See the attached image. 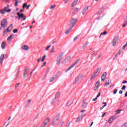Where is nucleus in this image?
<instances>
[{"label":"nucleus","mask_w":127,"mask_h":127,"mask_svg":"<svg viewBox=\"0 0 127 127\" xmlns=\"http://www.w3.org/2000/svg\"><path fill=\"white\" fill-rule=\"evenodd\" d=\"M101 70H102V68L99 67L97 68L96 71L93 72L92 74L91 77L90 78V80L93 81V80H95L98 76H99V74H100V72L101 71Z\"/></svg>","instance_id":"f257e3e1"},{"label":"nucleus","mask_w":127,"mask_h":127,"mask_svg":"<svg viewBox=\"0 0 127 127\" xmlns=\"http://www.w3.org/2000/svg\"><path fill=\"white\" fill-rule=\"evenodd\" d=\"M64 55V53L61 52L58 57L57 58L56 60V64L57 65H59L60 63L61 62V60H62V58H63V56Z\"/></svg>","instance_id":"f03ea898"},{"label":"nucleus","mask_w":127,"mask_h":127,"mask_svg":"<svg viewBox=\"0 0 127 127\" xmlns=\"http://www.w3.org/2000/svg\"><path fill=\"white\" fill-rule=\"evenodd\" d=\"M60 114H59L58 115H57L53 120V122L52 123V126H55V125H56V123H57V122H58V121L59 120V119H60Z\"/></svg>","instance_id":"7ed1b4c3"},{"label":"nucleus","mask_w":127,"mask_h":127,"mask_svg":"<svg viewBox=\"0 0 127 127\" xmlns=\"http://www.w3.org/2000/svg\"><path fill=\"white\" fill-rule=\"evenodd\" d=\"M17 15H18V20H19V19H22L21 21H22V20H25L26 19V16L24 15L23 13H20L19 12H18L17 13Z\"/></svg>","instance_id":"20e7f679"},{"label":"nucleus","mask_w":127,"mask_h":127,"mask_svg":"<svg viewBox=\"0 0 127 127\" xmlns=\"http://www.w3.org/2000/svg\"><path fill=\"white\" fill-rule=\"evenodd\" d=\"M80 61V59H78L77 60H76L75 61V62H74L73 64H72L71 66L70 67H69L67 70H65V73H67V72H68V71L71 70V69H72V68H73V67H74V66H75L76 65V64L77 63H79V62Z\"/></svg>","instance_id":"39448f33"},{"label":"nucleus","mask_w":127,"mask_h":127,"mask_svg":"<svg viewBox=\"0 0 127 127\" xmlns=\"http://www.w3.org/2000/svg\"><path fill=\"white\" fill-rule=\"evenodd\" d=\"M77 21H78V19L76 18L71 19L69 22V25H71L72 27H74V26H75V24L77 23Z\"/></svg>","instance_id":"423d86ee"},{"label":"nucleus","mask_w":127,"mask_h":127,"mask_svg":"<svg viewBox=\"0 0 127 127\" xmlns=\"http://www.w3.org/2000/svg\"><path fill=\"white\" fill-rule=\"evenodd\" d=\"M1 26L4 28L7 26V20L6 19H3L1 21Z\"/></svg>","instance_id":"0eeeda50"},{"label":"nucleus","mask_w":127,"mask_h":127,"mask_svg":"<svg viewBox=\"0 0 127 127\" xmlns=\"http://www.w3.org/2000/svg\"><path fill=\"white\" fill-rule=\"evenodd\" d=\"M118 40H119V35L115 36V38L113 39L112 42V46H116L117 43H118Z\"/></svg>","instance_id":"6e6552de"},{"label":"nucleus","mask_w":127,"mask_h":127,"mask_svg":"<svg viewBox=\"0 0 127 127\" xmlns=\"http://www.w3.org/2000/svg\"><path fill=\"white\" fill-rule=\"evenodd\" d=\"M118 118H119V116L111 117L110 118L109 120H108L109 124H112V123H113V122H114V121H115V120H117V119H118Z\"/></svg>","instance_id":"1a4fd4ad"},{"label":"nucleus","mask_w":127,"mask_h":127,"mask_svg":"<svg viewBox=\"0 0 127 127\" xmlns=\"http://www.w3.org/2000/svg\"><path fill=\"white\" fill-rule=\"evenodd\" d=\"M71 60V57L70 56H67L65 60L62 61L63 64H66V63H68L69 61Z\"/></svg>","instance_id":"9d476101"},{"label":"nucleus","mask_w":127,"mask_h":127,"mask_svg":"<svg viewBox=\"0 0 127 127\" xmlns=\"http://www.w3.org/2000/svg\"><path fill=\"white\" fill-rule=\"evenodd\" d=\"M12 30V24L10 25V26L7 28V30H5L3 32V34H5L6 32H10Z\"/></svg>","instance_id":"9b49d317"},{"label":"nucleus","mask_w":127,"mask_h":127,"mask_svg":"<svg viewBox=\"0 0 127 127\" xmlns=\"http://www.w3.org/2000/svg\"><path fill=\"white\" fill-rule=\"evenodd\" d=\"M88 9H89V5L85 6L83 8L82 12V15H85V14H86V12H87V11L88 10Z\"/></svg>","instance_id":"f8f14e48"},{"label":"nucleus","mask_w":127,"mask_h":127,"mask_svg":"<svg viewBox=\"0 0 127 127\" xmlns=\"http://www.w3.org/2000/svg\"><path fill=\"white\" fill-rule=\"evenodd\" d=\"M31 103V100H30V99L26 101V103L25 104V107H28V106H30Z\"/></svg>","instance_id":"ddd939ff"},{"label":"nucleus","mask_w":127,"mask_h":127,"mask_svg":"<svg viewBox=\"0 0 127 127\" xmlns=\"http://www.w3.org/2000/svg\"><path fill=\"white\" fill-rule=\"evenodd\" d=\"M22 49L25 50V51H27L28 49H29V47H28L27 45H24L22 47Z\"/></svg>","instance_id":"4468645a"},{"label":"nucleus","mask_w":127,"mask_h":127,"mask_svg":"<svg viewBox=\"0 0 127 127\" xmlns=\"http://www.w3.org/2000/svg\"><path fill=\"white\" fill-rule=\"evenodd\" d=\"M79 11V8L76 7L73 9V11L72 12L73 14H76V13Z\"/></svg>","instance_id":"2eb2a0df"},{"label":"nucleus","mask_w":127,"mask_h":127,"mask_svg":"<svg viewBox=\"0 0 127 127\" xmlns=\"http://www.w3.org/2000/svg\"><path fill=\"white\" fill-rule=\"evenodd\" d=\"M59 97H60V92H57L55 94V100H57V99H58V98H59Z\"/></svg>","instance_id":"dca6fc26"},{"label":"nucleus","mask_w":127,"mask_h":127,"mask_svg":"<svg viewBox=\"0 0 127 127\" xmlns=\"http://www.w3.org/2000/svg\"><path fill=\"white\" fill-rule=\"evenodd\" d=\"M5 42H3L1 44V47L2 49H4L5 48Z\"/></svg>","instance_id":"f3484780"},{"label":"nucleus","mask_w":127,"mask_h":127,"mask_svg":"<svg viewBox=\"0 0 127 127\" xmlns=\"http://www.w3.org/2000/svg\"><path fill=\"white\" fill-rule=\"evenodd\" d=\"M77 2H78V0H74V1L71 4V8L73 7L74 5H75V4H77Z\"/></svg>","instance_id":"a211bd4d"},{"label":"nucleus","mask_w":127,"mask_h":127,"mask_svg":"<svg viewBox=\"0 0 127 127\" xmlns=\"http://www.w3.org/2000/svg\"><path fill=\"white\" fill-rule=\"evenodd\" d=\"M83 120V118H82L81 117H78L76 120H75L76 123H79L80 121H82Z\"/></svg>","instance_id":"6ab92c4d"},{"label":"nucleus","mask_w":127,"mask_h":127,"mask_svg":"<svg viewBox=\"0 0 127 127\" xmlns=\"http://www.w3.org/2000/svg\"><path fill=\"white\" fill-rule=\"evenodd\" d=\"M50 121V119L48 118L47 119H46L44 122V124H45V125H47L48 123H49V122Z\"/></svg>","instance_id":"aec40b11"},{"label":"nucleus","mask_w":127,"mask_h":127,"mask_svg":"<svg viewBox=\"0 0 127 127\" xmlns=\"http://www.w3.org/2000/svg\"><path fill=\"white\" fill-rule=\"evenodd\" d=\"M55 7H56V4H54L50 6V9H51L52 10H54Z\"/></svg>","instance_id":"412c9836"},{"label":"nucleus","mask_w":127,"mask_h":127,"mask_svg":"<svg viewBox=\"0 0 127 127\" xmlns=\"http://www.w3.org/2000/svg\"><path fill=\"white\" fill-rule=\"evenodd\" d=\"M3 58H4V55L2 54L0 57V64L1 63V61L3 60Z\"/></svg>","instance_id":"4be33fe9"},{"label":"nucleus","mask_w":127,"mask_h":127,"mask_svg":"<svg viewBox=\"0 0 127 127\" xmlns=\"http://www.w3.org/2000/svg\"><path fill=\"white\" fill-rule=\"evenodd\" d=\"M87 106H88V103L87 102H83L82 107L83 108H87Z\"/></svg>","instance_id":"5701e85b"},{"label":"nucleus","mask_w":127,"mask_h":127,"mask_svg":"<svg viewBox=\"0 0 127 127\" xmlns=\"http://www.w3.org/2000/svg\"><path fill=\"white\" fill-rule=\"evenodd\" d=\"M8 125H9V121H8H8L7 120L6 121V122H5V123H4V126H5V127H7V126H8Z\"/></svg>","instance_id":"b1692460"},{"label":"nucleus","mask_w":127,"mask_h":127,"mask_svg":"<svg viewBox=\"0 0 127 127\" xmlns=\"http://www.w3.org/2000/svg\"><path fill=\"white\" fill-rule=\"evenodd\" d=\"M121 53H122V51L120 50L118 53L116 55L115 57H118V55H121Z\"/></svg>","instance_id":"393cba45"},{"label":"nucleus","mask_w":127,"mask_h":127,"mask_svg":"<svg viewBox=\"0 0 127 127\" xmlns=\"http://www.w3.org/2000/svg\"><path fill=\"white\" fill-rule=\"evenodd\" d=\"M20 69V68H19V67L18 68V71L17 72V75L16 76V79H17V78H18V74H19Z\"/></svg>","instance_id":"a878e982"},{"label":"nucleus","mask_w":127,"mask_h":127,"mask_svg":"<svg viewBox=\"0 0 127 127\" xmlns=\"http://www.w3.org/2000/svg\"><path fill=\"white\" fill-rule=\"evenodd\" d=\"M0 12L1 14H5L6 11L4 9H1Z\"/></svg>","instance_id":"bb28decb"},{"label":"nucleus","mask_w":127,"mask_h":127,"mask_svg":"<svg viewBox=\"0 0 127 127\" xmlns=\"http://www.w3.org/2000/svg\"><path fill=\"white\" fill-rule=\"evenodd\" d=\"M107 31H104V32H102L101 33L100 35V37H101V35H106V34H107Z\"/></svg>","instance_id":"cd10ccee"},{"label":"nucleus","mask_w":127,"mask_h":127,"mask_svg":"<svg viewBox=\"0 0 127 127\" xmlns=\"http://www.w3.org/2000/svg\"><path fill=\"white\" fill-rule=\"evenodd\" d=\"M83 77H84V75H83V74H81V75H79L78 77L80 79V81H81L83 79Z\"/></svg>","instance_id":"c85d7f7f"},{"label":"nucleus","mask_w":127,"mask_h":127,"mask_svg":"<svg viewBox=\"0 0 127 127\" xmlns=\"http://www.w3.org/2000/svg\"><path fill=\"white\" fill-rule=\"evenodd\" d=\"M79 81H81V79L79 78V77H77L75 80V83H78V82H79Z\"/></svg>","instance_id":"c756f323"},{"label":"nucleus","mask_w":127,"mask_h":127,"mask_svg":"<svg viewBox=\"0 0 127 127\" xmlns=\"http://www.w3.org/2000/svg\"><path fill=\"white\" fill-rule=\"evenodd\" d=\"M45 58H46V55H44L43 57V58H42V60H41V62H43V61H44L45 60Z\"/></svg>","instance_id":"7c9ffc66"},{"label":"nucleus","mask_w":127,"mask_h":127,"mask_svg":"<svg viewBox=\"0 0 127 127\" xmlns=\"http://www.w3.org/2000/svg\"><path fill=\"white\" fill-rule=\"evenodd\" d=\"M72 104V101H68L67 102L66 106H70Z\"/></svg>","instance_id":"2f4dec72"},{"label":"nucleus","mask_w":127,"mask_h":127,"mask_svg":"<svg viewBox=\"0 0 127 127\" xmlns=\"http://www.w3.org/2000/svg\"><path fill=\"white\" fill-rule=\"evenodd\" d=\"M64 125V122L63 121H61L60 123V127H62Z\"/></svg>","instance_id":"473e14b6"},{"label":"nucleus","mask_w":127,"mask_h":127,"mask_svg":"<svg viewBox=\"0 0 127 127\" xmlns=\"http://www.w3.org/2000/svg\"><path fill=\"white\" fill-rule=\"evenodd\" d=\"M54 80H55V77L53 76V77L51 78V79H50V82H53Z\"/></svg>","instance_id":"72a5a7b5"},{"label":"nucleus","mask_w":127,"mask_h":127,"mask_svg":"<svg viewBox=\"0 0 127 127\" xmlns=\"http://www.w3.org/2000/svg\"><path fill=\"white\" fill-rule=\"evenodd\" d=\"M106 79V76H103L101 77V81H104Z\"/></svg>","instance_id":"f704fd0d"},{"label":"nucleus","mask_w":127,"mask_h":127,"mask_svg":"<svg viewBox=\"0 0 127 127\" xmlns=\"http://www.w3.org/2000/svg\"><path fill=\"white\" fill-rule=\"evenodd\" d=\"M55 103H56V99H55V98L51 102V104L53 105Z\"/></svg>","instance_id":"c9c22d12"},{"label":"nucleus","mask_w":127,"mask_h":127,"mask_svg":"<svg viewBox=\"0 0 127 127\" xmlns=\"http://www.w3.org/2000/svg\"><path fill=\"white\" fill-rule=\"evenodd\" d=\"M19 84H20V83H16L15 85V89H17V88H18V86H19Z\"/></svg>","instance_id":"e433bc0d"},{"label":"nucleus","mask_w":127,"mask_h":127,"mask_svg":"<svg viewBox=\"0 0 127 127\" xmlns=\"http://www.w3.org/2000/svg\"><path fill=\"white\" fill-rule=\"evenodd\" d=\"M7 40H10L11 39H12V35H10V36H9L8 38H7Z\"/></svg>","instance_id":"4c0bfd02"},{"label":"nucleus","mask_w":127,"mask_h":127,"mask_svg":"<svg viewBox=\"0 0 127 127\" xmlns=\"http://www.w3.org/2000/svg\"><path fill=\"white\" fill-rule=\"evenodd\" d=\"M23 76H24V78H25V77H26V76H28V73L27 72H24Z\"/></svg>","instance_id":"58836bf2"},{"label":"nucleus","mask_w":127,"mask_h":127,"mask_svg":"<svg viewBox=\"0 0 127 127\" xmlns=\"http://www.w3.org/2000/svg\"><path fill=\"white\" fill-rule=\"evenodd\" d=\"M121 127H127V123H126L125 124H123Z\"/></svg>","instance_id":"ea45409f"},{"label":"nucleus","mask_w":127,"mask_h":127,"mask_svg":"<svg viewBox=\"0 0 127 127\" xmlns=\"http://www.w3.org/2000/svg\"><path fill=\"white\" fill-rule=\"evenodd\" d=\"M79 38V35L76 36L74 39H73V41H75V40H77Z\"/></svg>","instance_id":"a19ab883"},{"label":"nucleus","mask_w":127,"mask_h":127,"mask_svg":"<svg viewBox=\"0 0 127 127\" xmlns=\"http://www.w3.org/2000/svg\"><path fill=\"white\" fill-rule=\"evenodd\" d=\"M85 116H86V114L82 113L80 117H81L82 119H83V118H84V117H85Z\"/></svg>","instance_id":"79ce46f5"},{"label":"nucleus","mask_w":127,"mask_h":127,"mask_svg":"<svg viewBox=\"0 0 127 127\" xmlns=\"http://www.w3.org/2000/svg\"><path fill=\"white\" fill-rule=\"evenodd\" d=\"M46 65V62H44L43 64V65L41 66V67H44V66H45Z\"/></svg>","instance_id":"37998d69"},{"label":"nucleus","mask_w":127,"mask_h":127,"mask_svg":"<svg viewBox=\"0 0 127 127\" xmlns=\"http://www.w3.org/2000/svg\"><path fill=\"white\" fill-rule=\"evenodd\" d=\"M54 52V46H53L52 50L51 51V53H53Z\"/></svg>","instance_id":"c03bdc74"},{"label":"nucleus","mask_w":127,"mask_h":127,"mask_svg":"<svg viewBox=\"0 0 127 127\" xmlns=\"http://www.w3.org/2000/svg\"><path fill=\"white\" fill-rule=\"evenodd\" d=\"M27 5V4L26 3H23V6H22L23 8H24V7H26V6Z\"/></svg>","instance_id":"a18cd8bd"},{"label":"nucleus","mask_w":127,"mask_h":127,"mask_svg":"<svg viewBox=\"0 0 127 127\" xmlns=\"http://www.w3.org/2000/svg\"><path fill=\"white\" fill-rule=\"evenodd\" d=\"M72 28H73V27L71 26H70V27L67 29V30H68V31H71V30H72Z\"/></svg>","instance_id":"49530a36"},{"label":"nucleus","mask_w":127,"mask_h":127,"mask_svg":"<svg viewBox=\"0 0 127 127\" xmlns=\"http://www.w3.org/2000/svg\"><path fill=\"white\" fill-rule=\"evenodd\" d=\"M17 3H18V1L17 0H15V6H17Z\"/></svg>","instance_id":"de8ad7c7"},{"label":"nucleus","mask_w":127,"mask_h":127,"mask_svg":"<svg viewBox=\"0 0 127 127\" xmlns=\"http://www.w3.org/2000/svg\"><path fill=\"white\" fill-rule=\"evenodd\" d=\"M29 71V69L28 68H26L24 72H25V73H28Z\"/></svg>","instance_id":"09e8293b"},{"label":"nucleus","mask_w":127,"mask_h":127,"mask_svg":"<svg viewBox=\"0 0 127 127\" xmlns=\"http://www.w3.org/2000/svg\"><path fill=\"white\" fill-rule=\"evenodd\" d=\"M126 85H123V87L121 88L122 90H126Z\"/></svg>","instance_id":"8fccbe9b"},{"label":"nucleus","mask_w":127,"mask_h":127,"mask_svg":"<svg viewBox=\"0 0 127 127\" xmlns=\"http://www.w3.org/2000/svg\"><path fill=\"white\" fill-rule=\"evenodd\" d=\"M118 92V89H115L114 91V95H116V94H117V92Z\"/></svg>","instance_id":"3c124183"},{"label":"nucleus","mask_w":127,"mask_h":127,"mask_svg":"<svg viewBox=\"0 0 127 127\" xmlns=\"http://www.w3.org/2000/svg\"><path fill=\"white\" fill-rule=\"evenodd\" d=\"M13 33H16V32H17V29H15L13 30Z\"/></svg>","instance_id":"603ef678"},{"label":"nucleus","mask_w":127,"mask_h":127,"mask_svg":"<svg viewBox=\"0 0 127 127\" xmlns=\"http://www.w3.org/2000/svg\"><path fill=\"white\" fill-rule=\"evenodd\" d=\"M106 76H107V72H104L102 75V76L103 77H106Z\"/></svg>","instance_id":"864d4df0"},{"label":"nucleus","mask_w":127,"mask_h":127,"mask_svg":"<svg viewBox=\"0 0 127 127\" xmlns=\"http://www.w3.org/2000/svg\"><path fill=\"white\" fill-rule=\"evenodd\" d=\"M6 12H10V11H11V9H8L7 10H6Z\"/></svg>","instance_id":"5fc2aeb1"},{"label":"nucleus","mask_w":127,"mask_h":127,"mask_svg":"<svg viewBox=\"0 0 127 127\" xmlns=\"http://www.w3.org/2000/svg\"><path fill=\"white\" fill-rule=\"evenodd\" d=\"M109 85H110V83L107 82L105 84L104 86L108 87V86H109Z\"/></svg>","instance_id":"6e6d98bb"},{"label":"nucleus","mask_w":127,"mask_h":127,"mask_svg":"<svg viewBox=\"0 0 127 127\" xmlns=\"http://www.w3.org/2000/svg\"><path fill=\"white\" fill-rule=\"evenodd\" d=\"M96 85H97V87H99V85H100V81H97Z\"/></svg>","instance_id":"4d7b16f0"},{"label":"nucleus","mask_w":127,"mask_h":127,"mask_svg":"<svg viewBox=\"0 0 127 127\" xmlns=\"http://www.w3.org/2000/svg\"><path fill=\"white\" fill-rule=\"evenodd\" d=\"M107 113H104L101 116V118H104L105 117V116H106Z\"/></svg>","instance_id":"13d9d810"},{"label":"nucleus","mask_w":127,"mask_h":127,"mask_svg":"<svg viewBox=\"0 0 127 127\" xmlns=\"http://www.w3.org/2000/svg\"><path fill=\"white\" fill-rule=\"evenodd\" d=\"M127 44H125L124 46H123V47H122V49L124 50L126 48V47H127Z\"/></svg>","instance_id":"bf43d9fd"},{"label":"nucleus","mask_w":127,"mask_h":127,"mask_svg":"<svg viewBox=\"0 0 127 127\" xmlns=\"http://www.w3.org/2000/svg\"><path fill=\"white\" fill-rule=\"evenodd\" d=\"M102 57V54H100V55H98V59H100Z\"/></svg>","instance_id":"052dcab7"},{"label":"nucleus","mask_w":127,"mask_h":127,"mask_svg":"<svg viewBox=\"0 0 127 127\" xmlns=\"http://www.w3.org/2000/svg\"><path fill=\"white\" fill-rule=\"evenodd\" d=\"M50 47H51V45H49V46H48L47 47V48L46 49V51L48 50V49H49V48H50Z\"/></svg>","instance_id":"680f3d73"},{"label":"nucleus","mask_w":127,"mask_h":127,"mask_svg":"<svg viewBox=\"0 0 127 127\" xmlns=\"http://www.w3.org/2000/svg\"><path fill=\"white\" fill-rule=\"evenodd\" d=\"M70 127V122H68L66 127Z\"/></svg>","instance_id":"e2e57ef3"},{"label":"nucleus","mask_w":127,"mask_h":127,"mask_svg":"<svg viewBox=\"0 0 127 127\" xmlns=\"http://www.w3.org/2000/svg\"><path fill=\"white\" fill-rule=\"evenodd\" d=\"M64 1L65 3H67L69 1V0H64Z\"/></svg>","instance_id":"0e129e2a"},{"label":"nucleus","mask_w":127,"mask_h":127,"mask_svg":"<svg viewBox=\"0 0 127 127\" xmlns=\"http://www.w3.org/2000/svg\"><path fill=\"white\" fill-rule=\"evenodd\" d=\"M121 113V110H119L117 111L116 115H118V114H120Z\"/></svg>","instance_id":"69168bd1"},{"label":"nucleus","mask_w":127,"mask_h":127,"mask_svg":"<svg viewBox=\"0 0 127 127\" xmlns=\"http://www.w3.org/2000/svg\"><path fill=\"white\" fill-rule=\"evenodd\" d=\"M88 44H89V42H86L84 44V45H85V46H86L88 45Z\"/></svg>","instance_id":"338daca9"},{"label":"nucleus","mask_w":127,"mask_h":127,"mask_svg":"<svg viewBox=\"0 0 127 127\" xmlns=\"http://www.w3.org/2000/svg\"><path fill=\"white\" fill-rule=\"evenodd\" d=\"M123 84H126V83H127V80H124L123 81Z\"/></svg>","instance_id":"774afa93"}]
</instances>
